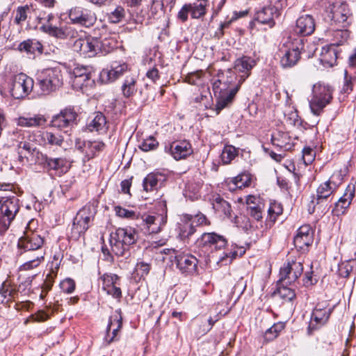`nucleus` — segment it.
Returning <instances> with one entry per match:
<instances>
[{"instance_id":"1","label":"nucleus","mask_w":356,"mask_h":356,"mask_svg":"<svg viewBox=\"0 0 356 356\" xmlns=\"http://www.w3.org/2000/svg\"><path fill=\"white\" fill-rule=\"evenodd\" d=\"M41 232L42 230L38 227V221L31 219L26 227L24 236L19 239L17 246L19 250H23L24 252H36L33 259L20 266L21 270H29L36 268L44 260V252L42 248L44 241Z\"/></svg>"},{"instance_id":"2","label":"nucleus","mask_w":356,"mask_h":356,"mask_svg":"<svg viewBox=\"0 0 356 356\" xmlns=\"http://www.w3.org/2000/svg\"><path fill=\"white\" fill-rule=\"evenodd\" d=\"M234 77L219 73L213 81V91L216 98L217 113L230 104L238 90V86L232 84Z\"/></svg>"},{"instance_id":"3","label":"nucleus","mask_w":356,"mask_h":356,"mask_svg":"<svg viewBox=\"0 0 356 356\" xmlns=\"http://www.w3.org/2000/svg\"><path fill=\"white\" fill-rule=\"evenodd\" d=\"M305 40L300 37L288 39L280 49V65L283 68L295 66L300 59V54L305 51Z\"/></svg>"},{"instance_id":"4","label":"nucleus","mask_w":356,"mask_h":356,"mask_svg":"<svg viewBox=\"0 0 356 356\" xmlns=\"http://www.w3.org/2000/svg\"><path fill=\"white\" fill-rule=\"evenodd\" d=\"M138 234L134 228L127 227L118 228L110 235L112 251L118 256H123L126 250L135 243Z\"/></svg>"},{"instance_id":"5","label":"nucleus","mask_w":356,"mask_h":356,"mask_svg":"<svg viewBox=\"0 0 356 356\" xmlns=\"http://www.w3.org/2000/svg\"><path fill=\"white\" fill-rule=\"evenodd\" d=\"M61 70L58 67L42 70L38 74L36 88L40 95H49L56 90L63 83Z\"/></svg>"},{"instance_id":"6","label":"nucleus","mask_w":356,"mask_h":356,"mask_svg":"<svg viewBox=\"0 0 356 356\" xmlns=\"http://www.w3.org/2000/svg\"><path fill=\"white\" fill-rule=\"evenodd\" d=\"M95 215V210L92 206L87 205L80 209L74 218L70 238L74 241L84 238L85 233L88 229Z\"/></svg>"},{"instance_id":"7","label":"nucleus","mask_w":356,"mask_h":356,"mask_svg":"<svg viewBox=\"0 0 356 356\" xmlns=\"http://www.w3.org/2000/svg\"><path fill=\"white\" fill-rule=\"evenodd\" d=\"M342 176L339 172H334L329 180L321 184L316 188V195L312 196L311 204L313 205L312 212L316 206L327 200L342 183Z\"/></svg>"},{"instance_id":"8","label":"nucleus","mask_w":356,"mask_h":356,"mask_svg":"<svg viewBox=\"0 0 356 356\" xmlns=\"http://www.w3.org/2000/svg\"><path fill=\"white\" fill-rule=\"evenodd\" d=\"M332 98V90L329 86L320 83L314 84L312 88V97L309 100V107L312 113L320 115Z\"/></svg>"},{"instance_id":"9","label":"nucleus","mask_w":356,"mask_h":356,"mask_svg":"<svg viewBox=\"0 0 356 356\" xmlns=\"http://www.w3.org/2000/svg\"><path fill=\"white\" fill-rule=\"evenodd\" d=\"M19 200L15 195L0 198V227L7 229L19 210Z\"/></svg>"},{"instance_id":"10","label":"nucleus","mask_w":356,"mask_h":356,"mask_svg":"<svg viewBox=\"0 0 356 356\" xmlns=\"http://www.w3.org/2000/svg\"><path fill=\"white\" fill-rule=\"evenodd\" d=\"M34 81L24 73L15 74L10 80L9 90L13 97L20 99L27 96L32 91Z\"/></svg>"},{"instance_id":"11","label":"nucleus","mask_w":356,"mask_h":356,"mask_svg":"<svg viewBox=\"0 0 356 356\" xmlns=\"http://www.w3.org/2000/svg\"><path fill=\"white\" fill-rule=\"evenodd\" d=\"M332 311L333 307L330 306L327 302L324 301L318 303L313 309L311 315L307 328L308 333L312 334L313 331L324 325L327 322Z\"/></svg>"},{"instance_id":"12","label":"nucleus","mask_w":356,"mask_h":356,"mask_svg":"<svg viewBox=\"0 0 356 356\" xmlns=\"http://www.w3.org/2000/svg\"><path fill=\"white\" fill-rule=\"evenodd\" d=\"M351 15L348 6L346 3L341 1L333 3L327 15L330 20V26H339L340 28H346L349 24L348 19Z\"/></svg>"},{"instance_id":"13","label":"nucleus","mask_w":356,"mask_h":356,"mask_svg":"<svg viewBox=\"0 0 356 356\" xmlns=\"http://www.w3.org/2000/svg\"><path fill=\"white\" fill-rule=\"evenodd\" d=\"M68 17L72 24L85 27L92 26L97 20L92 10L79 6L72 8L68 12Z\"/></svg>"},{"instance_id":"14","label":"nucleus","mask_w":356,"mask_h":356,"mask_svg":"<svg viewBox=\"0 0 356 356\" xmlns=\"http://www.w3.org/2000/svg\"><path fill=\"white\" fill-rule=\"evenodd\" d=\"M73 48L86 57H93L100 52V40L92 37L79 38L74 42Z\"/></svg>"},{"instance_id":"15","label":"nucleus","mask_w":356,"mask_h":356,"mask_svg":"<svg viewBox=\"0 0 356 356\" xmlns=\"http://www.w3.org/2000/svg\"><path fill=\"white\" fill-rule=\"evenodd\" d=\"M76 117L77 114L73 109L65 108L53 117L51 125L54 128L63 131L64 133H67L68 129L74 124Z\"/></svg>"},{"instance_id":"16","label":"nucleus","mask_w":356,"mask_h":356,"mask_svg":"<svg viewBox=\"0 0 356 356\" xmlns=\"http://www.w3.org/2000/svg\"><path fill=\"white\" fill-rule=\"evenodd\" d=\"M198 245L205 249V251L221 250L227 245V240L214 232L204 233L197 241Z\"/></svg>"},{"instance_id":"17","label":"nucleus","mask_w":356,"mask_h":356,"mask_svg":"<svg viewBox=\"0 0 356 356\" xmlns=\"http://www.w3.org/2000/svg\"><path fill=\"white\" fill-rule=\"evenodd\" d=\"M279 15L277 8L272 5L264 6L256 10L254 22L272 28L275 25V17Z\"/></svg>"},{"instance_id":"18","label":"nucleus","mask_w":356,"mask_h":356,"mask_svg":"<svg viewBox=\"0 0 356 356\" xmlns=\"http://www.w3.org/2000/svg\"><path fill=\"white\" fill-rule=\"evenodd\" d=\"M303 266L300 261H289L280 268V280L286 284L294 282L302 273Z\"/></svg>"},{"instance_id":"19","label":"nucleus","mask_w":356,"mask_h":356,"mask_svg":"<svg viewBox=\"0 0 356 356\" xmlns=\"http://www.w3.org/2000/svg\"><path fill=\"white\" fill-rule=\"evenodd\" d=\"M165 152L170 153L175 160L186 159L193 153L190 143L187 140L175 141L165 147Z\"/></svg>"},{"instance_id":"20","label":"nucleus","mask_w":356,"mask_h":356,"mask_svg":"<svg viewBox=\"0 0 356 356\" xmlns=\"http://www.w3.org/2000/svg\"><path fill=\"white\" fill-rule=\"evenodd\" d=\"M102 289L108 295L115 298H120L122 291L120 287V277L115 274L105 273L101 277Z\"/></svg>"},{"instance_id":"21","label":"nucleus","mask_w":356,"mask_h":356,"mask_svg":"<svg viewBox=\"0 0 356 356\" xmlns=\"http://www.w3.org/2000/svg\"><path fill=\"white\" fill-rule=\"evenodd\" d=\"M40 30L51 36L59 39L74 38L77 34V31L73 27L67 25L61 27H57L52 24H44L41 26Z\"/></svg>"},{"instance_id":"22","label":"nucleus","mask_w":356,"mask_h":356,"mask_svg":"<svg viewBox=\"0 0 356 356\" xmlns=\"http://www.w3.org/2000/svg\"><path fill=\"white\" fill-rule=\"evenodd\" d=\"M355 187L353 184H348L343 195L335 203V208L333 212L337 216L342 215L346 213V209L350 207L352 200L355 196Z\"/></svg>"},{"instance_id":"23","label":"nucleus","mask_w":356,"mask_h":356,"mask_svg":"<svg viewBox=\"0 0 356 356\" xmlns=\"http://www.w3.org/2000/svg\"><path fill=\"white\" fill-rule=\"evenodd\" d=\"M179 270L186 275L193 274L197 269V259L191 254H179L175 257Z\"/></svg>"},{"instance_id":"24","label":"nucleus","mask_w":356,"mask_h":356,"mask_svg":"<svg viewBox=\"0 0 356 356\" xmlns=\"http://www.w3.org/2000/svg\"><path fill=\"white\" fill-rule=\"evenodd\" d=\"M293 241L296 247L302 250L311 245L313 243V232L311 227L309 225H304L299 227Z\"/></svg>"},{"instance_id":"25","label":"nucleus","mask_w":356,"mask_h":356,"mask_svg":"<svg viewBox=\"0 0 356 356\" xmlns=\"http://www.w3.org/2000/svg\"><path fill=\"white\" fill-rule=\"evenodd\" d=\"M122 325V318L120 312L116 311L113 314L106 328V336L105 340L108 344L111 343L118 336L119 330L121 329Z\"/></svg>"},{"instance_id":"26","label":"nucleus","mask_w":356,"mask_h":356,"mask_svg":"<svg viewBox=\"0 0 356 356\" xmlns=\"http://www.w3.org/2000/svg\"><path fill=\"white\" fill-rule=\"evenodd\" d=\"M315 26V20L312 15H302L296 21V32L302 35H309L314 33Z\"/></svg>"},{"instance_id":"27","label":"nucleus","mask_w":356,"mask_h":356,"mask_svg":"<svg viewBox=\"0 0 356 356\" xmlns=\"http://www.w3.org/2000/svg\"><path fill=\"white\" fill-rule=\"evenodd\" d=\"M255 65V60L249 56H243L235 61L234 69L236 72L242 73L240 75L239 83L245 81L250 75V71Z\"/></svg>"},{"instance_id":"28","label":"nucleus","mask_w":356,"mask_h":356,"mask_svg":"<svg viewBox=\"0 0 356 356\" xmlns=\"http://www.w3.org/2000/svg\"><path fill=\"white\" fill-rule=\"evenodd\" d=\"M178 231L179 236L183 240L189 238L195 232L196 229L193 224L192 216L185 214L181 216L178 222Z\"/></svg>"},{"instance_id":"29","label":"nucleus","mask_w":356,"mask_h":356,"mask_svg":"<svg viewBox=\"0 0 356 356\" xmlns=\"http://www.w3.org/2000/svg\"><path fill=\"white\" fill-rule=\"evenodd\" d=\"M44 168L48 170H56L60 173L66 172L70 166L67 161L64 158H51L47 156H42Z\"/></svg>"},{"instance_id":"30","label":"nucleus","mask_w":356,"mask_h":356,"mask_svg":"<svg viewBox=\"0 0 356 356\" xmlns=\"http://www.w3.org/2000/svg\"><path fill=\"white\" fill-rule=\"evenodd\" d=\"M90 78L88 68L83 66H76L72 72V80L74 87L81 88Z\"/></svg>"},{"instance_id":"31","label":"nucleus","mask_w":356,"mask_h":356,"mask_svg":"<svg viewBox=\"0 0 356 356\" xmlns=\"http://www.w3.org/2000/svg\"><path fill=\"white\" fill-rule=\"evenodd\" d=\"M165 179V176L160 172L149 173L143 180V189L147 192L157 190V188L161 186Z\"/></svg>"},{"instance_id":"32","label":"nucleus","mask_w":356,"mask_h":356,"mask_svg":"<svg viewBox=\"0 0 356 356\" xmlns=\"http://www.w3.org/2000/svg\"><path fill=\"white\" fill-rule=\"evenodd\" d=\"M86 127L91 132H106L108 129L106 117L100 112L95 113L93 118L88 122Z\"/></svg>"},{"instance_id":"33","label":"nucleus","mask_w":356,"mask_h":356,"mask_svg":"<svg viewBox=\"0 0 356 356\" xmlns=\"http://www.w3.org/2000/svg\"><path fill=\"white\" fill-rule=\"evenodd\" d=\"M271 141L273 145L279 147L284 151H289L293 147L291 138L286 132L278 131L273 133Z\"/></svg>"},{"instance_id":"34","label":"nucleus","mask_w":356,"mask_h":356,"mask_svg":"<svg viewBox=\"0 0 356 356\" xmlns=\"http://www.w3.org/2000/svg\"><path fill=\"white\" fill-rule=\"evenodd\" d=\"M47 120L42 115H35L33 117H19L16 119L18 126L24 127H38L45 124Z\"/></svg>"},{"instance_id":"35","label":"nucleus","mask_w":356,"mask_h":356,"mask_svg":"<svg viewBox=\"0 0 356 356\" xmlns=\"http://www.w3.org/2000/svg\"><path fill=\"white\" fill-rule=\"evenodd\" d=\"M41 139L44 145L50 147H61L64 142V137L61 134L48 131L42 133Z\"/></svg>"},{"instance_id":"36","label":"nucleus","mask_w":356,"mask_h":356,"mask_svg":"<svg viewBox=\"0 0 356 356\" xmlns=\"http://www.w3.org/2000/svg\"><path fill=\"white\" fill-rule=\"evenodd\" d=\"M251 175L248 172H243L232 179L228 182V187L230 191H234L236 188H242L250 186L251 183Z\"/></svg>"},{"instance_id":"37","label":"nucleus","mask_w":356,"mask_h":356,"mask_svg":"<svg viewBox=\"0 0 356 356\" xmlns=\"http://www.w3.org/2000/svg\"><path fill=\"white\" fill-rule=\"evenodd\" d=\"M337 52L334 47H323L320 60L325 67H332L337 62Z\"/></svg>"},{"instance_id":"38","label":"nucleus","mask_w":356,"mask_h":356,"mask_svg":"<svg viewBox=\"0 0 356 356\" xmlns=\"http://www.w3.org/2000/svg\"><path fill=\"white\" fill-rule=\"evenodd\" d=\"M20 51H24L27 54H35L36 52L41 54L42 51V44L35 39H29L21 42L18 46Z\"/></svg>"},{"instance_id":"39","label":"nucleus","mask_w":356,"mask_h":356,"mask_svg":"<svg viewBox=\"0 0 356 356\" xmlns=\"http://www.w3.org/2000/svg\"><path fill=\"white\" fill-rule=\"evenodd\" d=\"M282 207L275 202H271L268 209V216L266 219V229L271 227L277 218L282 213Z\"/></svg>"},{"instance_id":"40","label":"nucleus","mask_w":356,"mask_h":356,"mask_svg":"<svg viewBox=\"0 0 356 356\" xmlns=\"http://www.w3.org/2000/svg\"><path fill=\"white\" fill-rule=\"evenodd\" d=\"M122 95L125 97L133 96L137 91L136 77L134 75L127 76L122 86Z\"/></svg>"},{"instance_id":"41","label":"nucleus","mask_w":356,"mask_h":356,"mask_svg":"<svg viewBox=\"0 0 356 356\" xmlns=\"http://www.w3.org/2000/svg\"><path fill=\"white\" fill-rule=\"evenodd\" d=\"M208 1L207 0H197L191 5V15L193 18L198 19L204 16L206 13V8Z\"/></svg>"},{"instance_id":"42","label":"nucleus","mask_w":356,"mask_h":356,"mask_svg":"<svg viewBox=\"0 0 356 356\" xmlns=\"http://www.w3.org/2000/svg\"><path fill=\"white\" fill-rule=\"evenodd\" d=\"M327 32L335 38L336 44H337L346 41L349 37V33L346 28H340L339 26H330Z\"/></svg>"},{"instance_id":"43","label":"nucleus","mask_w":356,"mask_h":356,"mask_svg":"<svg viewBox=\"0 0 356 356\" xmlns=\"http://www.w3.org/2000/svg\"><path fill=\"white\" fill-rule=\"evenodd\" d=\"M238 154V150L233 145H225L222 151L220 159L225 165L229 164Z\"/></svg>"},{"instance_id":"44","label":"nucleus","mask_w":356,"mask_h":356,"mask_svg":"<svg viewBox=\"0 0 356 356\" xmlns=\"http://www.w3.org/2000/svg\"><path fill=\"white\" fill-rule=\"evenodd\" d=\"M31 11L35 12V9L33 6L25 5L17 7L15 17V23L18 25L21 24L27 19L28 15L30 14Z\"/></svg>"},{"instance_id":"45","label":"nucleus","mask_w":356,"mask_h":356,"mask_svg":"<svg viewBox=\"0 0 356 356\" xmlns=\"http://www.w3.org/2000/svg\"><path fill=\"white\" fill-rule=\"evenodd\" d=\"M213 209L222 213L226 217L231 218V205L228 202L221 197H217L213 204Z\"/></svg>"},{"instance_id":"46","label":"nucleus","mask_w":356,"mask_h":356,"mask_svg":"<svg viewBox=\"0 0 356 356\" xmlns=\"http://www.w3.org/2000/svg\"><path fill=\"white\" fill-rule=\"evenodd\" d=\"M283 113L284 119L289 124L295 125L298 122V112L293 106H286Z\"/></svg>"},{"instance_id":"47","label":"nucleus","mask_w":356,"mask_h":356,"mask_svg":"<svg viewBox=\"0 0 356 356\" xmlns=\"http://www.w3.org/2000/svg\"><path fill=\"white\" fill-rule=\"evenodd\" d=\"M105 147V144L102 141H88L84 144L86 153L88 156H93L96 152L102 151Z\"/></svg>"},{"instance_id":"48","label":"nucleus","mask_w":356,"mask_h":356,"mask_svg":"<svg viewBox=\"0 0 356 356\" xmlns=\"http://www.w3.org/2000/svg\"><path fill=\"white\" fill-rule=\"evenodd\" d=\"M284 325L282 323H274L264 333V338L267 341H272L275 339L279 333L284 329Z\"/></svg>"},{"instance_id":"49","label":"nucleus","mask_w":356,"mask_h":356,"mask_svg":"<svg viewBox=\"0 0 356 356\" xmlns=\"http://www.w3.org/2000/svg\"><path fill=\"white\" fill-rule=\"evenodd\" d=\"M115 212L116 216L120 218H127L129 220H138L139 219V214L136 213L133 210H129L125 208H123L120 206H116L115 207Z\"/></svg>"},{"instance_id":"50","label":"nucleus","mask_w":356,"mask_h":356,"mask_svg":"<svg viewBox=\"0 0 356 356\" xmlns=\"http://www.w3.org/2000/svg\"><path fill=\"white\" fill-rule=\"evenodd\" d=\"M140 219L147 225L149 232L154 233L159 231L160 227L156 222L159 220L158 218L154 216L146 215L141 216Z\"/></svg>"},{"instance_id":"51","label":"nucleus","mask_w":356,"mask_h":356,"mask_svg":"<svg viewBox=\"0 0 356 356\" xmlns=\"http://www.w3.org/2000/svg\"><path fill=\"white\" fill-rule=\"evenodd\" d=\"M125 17V10L122 6H117L114 10L108 15L110 22L117 24L121 22Z\"/></svg>"},{"instance_id":"52","label":"nucleus","mask_w":356,"mask_h":356,"mask_svg":"<svg viewBox=\"0 0 356 356\" xmlns=\"http://www.w3.org/2000/svg\"><path fill=\"white\" fill-rule=\"evenodd\" d=\"M159 145L157 140L152 136L143 140L140 144L139 148L143 152H149L156 149Z\"/></svg>"},{"instance_id":"53","label":"nucleus","mask_w":356,"mask_h":356,"mask_svg":"<svg viewBox=\"0 0 356 356\" xmlns=\"http://www.w3.org/2000/svg\"><path fill=\"white\" fill-rule=\"evenodd\" d=\"M263 207L264 205L250 206L247 209L248 214L254 220L260 222L263 218Z\"/></svg>"},{"instance_id":"54","label":"nucleus","mask_w":356,"mask_h":356,"mask_svg":"<svg viewBox=\"0 0 356 356\" xmlns=\"http://www.w3.org/2000/svg\"><path fill=\"white\" fill-rule=\"evenodd\" d=\"M356 82V78L348 76L347 71L344 73V83L342 88V91L344 93H350L353 90V86Z\"/></svg>"},{"instance_id":"55","label":"nucleus","mask_w":356,"mask_h":356,"mask_svg":"<svg viewBox=\"0 0 356 356\" xmlns=\"http://www.w3.org/2000/svg\"><path fill=\"white\" fill-rule=\"evenodd\" d=\"M353 268V266L352 265V261H347L342 262L341 264L339 265V274L340 276L343 277H347L352 272Z\"/></svg>"},{"instance_id":"56","label":"nucleus","mask_w":356,"mask_h":356,"mask_svg":"<svg viewBox=\"0 0 356 356\" xmlns=\"http://www.w3.org/2000/svg\"><path fill=\"white\" fill-rule=\"evenodd\" d=\"M150 270V265L144 261H138L135 267V271L140 277L146 276Z\"/></svg>"},{"instance_id":"57","label":"nucleus","mask_w":356,"mask_h":356,"mask_svg":"<svg viewBox=\"0 0 356 356\" xmlns=\"http://www.w3.org/2000/svg\"><path fill=\"white\" fill-rule=\"evenodd\" d=\"M60 289L67 293H72L75 289V282L70 278H67L60 283Z\"/></svg>"},{"instance_id":"58","label":"nucleus","mask_w":356,"mask_h":356,"mask_svg":"<svg viewBox=\"0 0 356 356\" xmlns=\"http://www.w3.org/2000/svg\"><path fill=\"white\" fill-rule=\"evenodd\" d=\"M99 79L102 82L105 83H111L116 80L111 68L102 70L99 74Z\"/></svg>"},{"instance_id":"59","label":"nucleus","mask_w":356,"mask_h":356,"mask_svg":"<svg viewBox=\"0 0 356 356\" xmlns=\"http://www.w3.org/2000/svg\"><path fill=\"white\" fill-rule=\"evenodd\" d=\"M111 68L113 72L115 79H118L128 70V66L126 63L118 64L116 62L111 65Z\"/></svg>"},{"instance_id":"60","label":"nucleus","mask_w":356,"mask_h":356,"mask_svg":"<svg viewBox=\"0 0 356 356\" xmlns=\"http://www.w3.org/2000/svg\"><path fill=\"white\" fill-rule=\"evenodd\" d=\"M193 224L195 225V228L198 226H204L209 225V222L206 216L202 213H197L195 216H192Z\"/></svg>"},{"instance_id":"61","label":"nucleus","mask_w":356,"mask_h":356,"mask_svg":"<svg viewBox=\"0 0 356 356\" xmlns=\"http://www.w3.org/2000/svg\"><path fill=\"white\" fill-rule=\"evenodd\" d=\"M113 40L105 38L103 40H100V52L108 53L114 48L115 44Z\"/></svg>"},{"instance_id":"62","label":"nucleus","mask_w":356,"mask_h":356,"mask_svg":"<svg viewBox=\"0 0 356 356\" xmlns=\"http://www.w3.org/2000/svg\"><path fill=\"white\" fill-rule=\"evenodd\" d=\"M302 159L307 165L312 163L314 159V150L310 147H305L302 150Z\"/></svg>"},{"instance_id":"63","label":"nucleus","mask_w":356,"mask_h":356,"mask_svg":"<svg viewBox=\"0 0 356 356\" xmlns=\"http://www.w3.org/2000/svg\"><path fill=\"white\" fill-rule=\"evenodd\" d=\"M56 275H57L56 272L54 270H52V272L51 273H49L47 275L46 279L43 284V289L46 291H48L51 289V287L53 286V283L54 282V278L56 277Z\"/></svg>"},{"instance_id":"64","label":"nucleus","mask_w":356,"mask_h":356,"mask_svg":"<svg viewBox=\"0 0 356 356\" xmlns=\"http://www.w3.org/2000/svg\"><path fill=\"white\" fill-rule=\"evenodd\" d=\"M191 5L185 4L177 14V18L184 22L188 19V13H191Z\"/></svg>"}]
</instances>
